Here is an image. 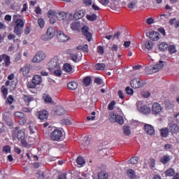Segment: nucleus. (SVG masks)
Here are the masks:
<instances>
[{"instance_id": "obj_1", "label": "nucleus", "mask_w": 179, "mask_h": 179, "mask_svg": "<svg viewBox=\"0 0 179 179\" xmlns=\"http://www.w3.org/2000/svg\"><path fill=\"white\" fill-rule=\"evenodd\" d=\"M22 16L19 14H15L13 15V22L12 24L14 25L13 33L16 34V36H22V33L23 31V29L24 27V21L22 20Z\"/></svg>"}, {"instance_id": "obj_2", "label": "nucleus", "mask_w": 179, "mask_h": 179, "mask_svg": "<svg viewBox=\"0 0 179 179\" xmlns=\"http://www.w3.org/2000/svg\"><path fill=\"white\" fill-rule=\"evenodd\" d=\"M164 66V62L159 61L156 64L152 66H148L145 67V71L147 75H152L153 73H156L159 72V71H162Z\"/></svg>"}, {"instance_id": "obj_3", "label": "nucleus", "mask_w": 179, "mask_h": 179, "mask_svg": "<svg viewBox=\"0 0 179 179\" xmlns=\"http://www.w3.org/2000/svg\"><path fill=\"white\" fill-rule=\"evenodd\" d=\"M23 100L25 103H28V106L32 104L31 108H22V111L24 113H31V110H33L37 106V101L34 99V98L30 95H24Z\"/></svg>"}, {"instance_id": "obj_4", "label": "nucleus", "mask_w": 179, "mask_h": 179, "mask_svg": "<svg viewBox=\"0 0 179 179\" xmlns=\"http://www.w3.org/2000/svg\"><path fill=\"white\" fill-rule=\"evenodd\" d=\"M64 134H62V131L58 129L54 130L50 134V138L52 141H55L56 142H61V141H64Z\"/></svg>"}, {"instance_id": "obj_5", "label": "nucleus", "mask_w": 179, "mask_h": 179, "mask_svg": "<svg viewBox=\"0 0 179 179\" xmlns=\"http://www.w3.org/2000/svg\"><path fill=\"white\" fill-rule=\"evenodd\" d=\"M48 17H52V16H55V17L58 19V20L61 21V20H65V19H66L67 15L66 14L65 12L59 13L58 11L50 10L48 13Z\"/></svg>"}, {"instance_id": "obj_6", "label": "nucleus", "mask_w": 179, "mask_h": 179, "mask_svg": "<svg viewBox=\"0 0 179 179\" xmlns=\"http://www.w3.org/2000/svg\"><path fill=\"white\" fill-rule=\"evenodd\" d=\"M41 82H43V78H41V76L35 75L32 78V82H29L27 86L29 89H35L37 85L41 84Z\"/></svg>"}, {"instance_id": "obj_7", "label": "nucleus", "mask_w": 179, "mask_h": 179, "mask_svg": "<svg viewBox=\"0 0 179 179\" xmlns=\"http://www.w3.org/2000/svg\"><path fill=\"white\" fill-rule=\"evenodd\" d=\"M54 36H55V29L53 27H49L46 34L42 35L41 38V40H43V41H48V40L53 38Z\"/></svg>"}, {"instance_id": "obj_8", "label": "nucleus", "mask_w": 179, "mask_h": 179, "mask_svg": "<svg viewBox=\"0 0 179 179\" xmlns=\"http://www.w3.org/2000/svg\"><path fill=\"white\" fill-rule=\"evenodd\" d=\"M49 71H54L59 66H61L59 64V59L57 57H53L48 64Z\"/></svg>"}, {"instance_id": "obj_9", "label": "nucleus", "mask_w": 179, "mask_h": 179, "mask_svg": "<svg viewBox=\"0 0 179 179\" xmlns=\"http://www.w3.org/2000/svg\"><path fill=\"white\" fill-rule=\"evenodd\" d=\"M45 59V53L43 52H38L36 55L32 59V62L34 64H40V62H43Z\"/></svg>"}, {"instance_id": "obj_10", "label": "nucleus", "mask_w": 179, "mask_h": 179, "mask_svg": "<svg viewBox=\"0 0 179 179\" xmlns=\"http://www.w3.org/2000/svg\"><path fill=\"white\" fill-rule=\"evenodd\" d=\"M152 112L154 115H159L163 113V108L159 103H153L152 107Z\"/></svg>"}, {"instance_id": "obj_11", "label": "nucleus", "mask_w": 179, "mask_h": 179, "mask_svg": "<svg viewBox=\"0 0 179 179\" xmlns=\"http://www.w3.org/2000/svg\"><path fill=\"white\" fill-rule=\"evenodd\" d=\"M168 129H169V132H171V135H177L179 132V126L176 123H169Z\"/></svg>"}, {"instance_id": "obj_12", "label": "nucleus", "mask_w": 179, "mask_h": 179, "mask_svg": "<svg viewBox=\"0 0 179 179\" xmlns=\"http://www.w3.org/2000/svg\"><path fill=\"white\" fill-rule=\"evenodd\" d=\"M130 83L133 89H139L143 86V81L141 78H134Z\"/></svg>"}, {"instance_id": "obj_13", "label": "nucleus", "mask_w": 179, "mask_h": 179, "mask_svg": "<svg viewBox=\"0 0 179 179\" xmlns=\"http://www.w3.org/2000/svg\"><path fill=\"white\" fill-rule=\"evenodd\" d=\"M57 40L60 43H66L69 40V36H66L64 32L61 31H57Z\"/></svg>"}, {"instance_id": "obj_14", "label": "nucleus", "mask_w": 179, "mask_h": 179, "mask_svg": "<svg viewBox=\"0 0 179 179\" xmlns=\"http://www.w3.org/2000/svg\"><path fill=\"white\" fill-rule=\"evenodd\" d=\"M142 101H139L136 103L137 108H138V111L142 113V114H149L150 113V108L148 106H143L139 108V104H141Z\"/></svg>"}, {"instance_id": "obj_15", "label": "nucleus", "mask_w": 179, "mask_h": 179, "mask_svg": "<svg viewBox=\"0 0 179 179\" xmlns=\"http://www.w3.org/2000/svg\"><path fill=\"white\" fill-rule=\"evenodd\" d=\"M17 139L20 141L22 146H27V142H26V140H24L25 135H24V130H20L17 132Z\"/></svg>"}, {"instance_id": "obj_16", "label": "nucleus", "mask_w": 179, "mask_h": 179, "mask_svg": "<svg viewBox=\"0 0 179 179\" xmlns=\"http://www.w3.org/2000/svg\"><path fill=\"white\" fill-rule=\"evenodd\" d=\"M145 36L148 37L150 36V39L152 40V41H157L160 39V34L157 31H152L150 34L146 33Z\"/></svg>"}, {"instance_id": "obj_17", "label": "nucleus", "mask_w": 179, "mask_h": 179, "mask_svg": "<svg viewBox=\"0 0 179 179\" xmlns=\"http://www.w3.org/2000/svg\"><path fill=\"white\" fill-rule=\"evenodd\" d=\"M81 31H82L83 36H85V37H86V38L88 41H92V34H90V32H89V27L85 25L81 29Z\"/></svg>"}, {"instance_id": "obj_18", "label": "nucleus", "mask_w": 179, "mask_h": 179, "mask_svg": "<svg viewBox=\"0 0 179 179\" xmlns=\"http://www.w3.org/2000/svg\"><path fill=\"white\" fill-rule=\"evenodd\" d=\"M144 131L148 135H155V128L151 124H145L144 125Z\"/></svg>"}, {"instance_id": "obj_19", "label": "nucleus", "mask_w": 179, "mask_h": 179, "mask_svg": "<svg viewBox=\"0 0 179 179\" xmlns=\"http://www.w3.org/2000/svg\"><path fill=\"white\" fill-rule=\"evenodd\" d=\"M160 136L162 138H167L170 135V130L169 127H164L159 129Z\"/></svg>"}, {"instance_id": "obj_20", "label": "nucleus", "mask_w": 179, "mask_h": 179, "mask_svg": "<svg viewBox=\"0 0 179 179\" xmlns=\"http://www.w3.org/2000/svg\"><path fill=\"white\" fill-rule=\"evenodd\" d=\"M38 118L41 121H44V120H47L48 118V112L47 110H41L39 112Z\"/></svg>"}, {"instance_id": "obj_21", "label": "nucleus", "mask_w": 179, "mask_h": 179, "mask_svg": "<svg viewBox=\"0 0 179 179\" xmlns=\"http://www.w3.org/2000/svg\"><path fill=\"white\" fill-rule=\"evenodd\" d=\"M54 113L56 115H64V114H65V109L61 106H57L55 109Z\"/></svg>"}, {"instance_id": "obj_22", "label": "nucleus", "mask_w": 179, "mask_h": 179, "mask_svg": "<svg viewBox=\"0 0 179 179\" xmlns=\"http://www.w3.org/2000/svg\"><path fill=\"white\" fill-rule=\"evenodd\" d=\"M83 16H85V10H80L74 14L73 17H74V19L78 20L79 19H82V17H83Z\"/></svg>"}, {"instance_id": "obj_23", "label": "nucleus", "mask_w": 179, "mask_h": 179, "mask_svg": "<svg viewBox=\"0 0 179 179\" xmlns=\"http://www.w3.org/2000/svg\"><path fill=\"white\" fill-rule=\"evenodd\" d=\"M71 29L74 31H79V30H80V24L78 22H74L71 23Z\"/></svg>"}, {"instance_id": "obj_24", "label": "nucleus", "mask_w": 179, "mask_h": 179, "mask_svg": "<svg viewBox=\"0 0 179 179\" xmlns=\"http://www.w3.org/2000/svg\"><path fill=\"white\" fill-rule=\"evenodd\" d=\"M14 117L16 118H20V120H22L23 124H26L27 120L24 119V114L22 112H15L14 113Z\"/></svg>"}, {"instance_id": "obj_25", "label": "nucleus", "mask_w": 179, "mask_h": 179, "mask_svg": "<svg viewBox=\"0 0 179 179\" xmlns=\"http://www.w3.org/2000/svg\"><path fill=\"white\" fill-rule=\"evenodd\" d=\"M127 177L130 179H135L136 178V173H135V171L132 169H128L127 171Z\"/></svg>"}, {"instance_id": "obj_26", "label": "nucleus", "mask_w": 179, "mask_h": 179, "mask_svg": "<svg viewBox=\"0 0 179 179\" xmlns=\"http://www.w3.org/2000/svg\"><path fill=\"white\" fill-rule=\"evenodd\" d=\"M73 69L70 64L66 63L63 66V71H64V72H67L68 73L72 72Z\"/></svg>"}, {"instance_id": "obj_27", "label": "nucleus", "mask_w": 179, "mask_h": 179, "mask_svg": "<svg viewBox=\"0 0 179 179\" xmlns=\"http://www.w3.org/2000/svg\"><path fill=\"white\" fill-rule=\"evenodd\" d=\"M176 174V171L173 168H170L165 171L166 177H173Z\"/></svg>"}, {"instance_id": "obj_28", "label": "nucleus", "mask_w": 179, "mask_h": 179, "mask_svg": "<svg viewBox=\"0 0 179 179\" xmlns=\"http://www.w3.org/2000/svg\"><path fill=\"white\" fill-rule=\"evenodd\" d=\"M23 76H27L30 73V66L26 65L22 69H21Z\"/></svg>"}, {"instance_id": "obj_29", "label": "nucleus", "mask_w": 179, "mask_h": 179, "mask_svg": "<svg viewBox=\"0 0 179 179\" xmlns=\"http://www.w3.org/2000/svg\"><path fill=\"white\" fill-rule=\"evenodd\" d=\"M68 87L70 90H76L78 89V83L70 82L68 83Z\"/></svg>"}, {"instance_id": "obj_30", "label": "nucleus", "mask_w": 179, "mask_h": 179, "mask_svg": "<svg viewBox=\"0 0 179 179\" xmlns=\"http://www.w3.org/2000/svg\"><path fill=\"white\" fill-rule=\"evenodd\" d=\"M153 42H152L151 41H147L145 43V49L148 50V51H150V50H153Z\"/></svg>"}, {"instance_id": "obj_31", "label": "nucleus", "mask_w": 179, "mask_h": 179, "mask_svg": "<svg viewBox=\"0 0 179 179\" xmlns=\"http://www.w3.org/2000/svg\"><path fill=\"white\" fill-rule=\"evenodd\" d=\"M70 59H71V61H73V62H79L81 59L78 57V54L72 53L70 55Z\"/></svg>"}, {"instance_id": "obj_32", "label": "nucleus", "mask_w": 179, "mask_h": 179, "mask_svg": "<svg viewBox=\"0 0 179 179\" xmlns=\"http://www.w3.org/2000/svg\"><path fill=\"white\" fill-rule=\"evenodd\" d=\"M169 48V45L166 42H162L159 44V48L160 51H167V48Z\"/></svg>"}, {"instance_id": "obj_33", "label": "nucleus", "mask_w": 179, "mask_h": 179, "mask_svg": "<svg viewBox=\"0 0 179 179\" xmlns=\"http://www.w3.org/2000/svg\"><path fill=\"white\" fill-rule=\"evenodd\" d=\"M117 115L114 112H110L109 114V121L110 122H115L117 121Z\"/></svg>"}, {"instance_id": "obj_34", "label": "nucleus", "mask_w": 179, "mask_h": 179, "mask_svg": "<svg viewBox=\"0 0 179 179\" xmlns=\"http://www.w3.org/2000/svg\"><path fill=\"white\" fill-rule=\"evenodd\" d=\"M170 160V155H165L161 158V163H162V164H167Z\"/></svg>"}, {"instance_id": "obj_35", "label": "nucleus", "mask_w": 179, "mask_h": 179, "mask_svg": "<svg viewBox=\"0 0 179 179\" xmlns=\"http://www.w3.org/2000/svg\"><path fill=\"white\" fill-rule=\"evenodd\" d=\"M3 61H4L6 66H9V65H10V57L8 55H4Z\"/></svg>"}, {"instance_id": "obj_36", "label": "nucleus", "mask_w": 179, "mask_h": 179, "mask_svg": "<svg viewBox=\"0 0 179 179\" xmlns=\"http://www.w3.org/2000/svg\"><path fill=\"white\" fill-rule=\"evenodd\" d=\"M98 178L99 179H108V173H107V172H100L99 173H98Z\"/></svg>"}, {"instance_id": "obj_37", "label": "nucleus", "mask_w": 179, "mask_h": 179, "mask_svg": "<svg viewBox=\"0 0 179 179\" xmlns=\"http://www.w3.org/2000/svg\"><path fill=\"white\" fill-rule=\"evenodd\" d=\"M95 68L98 71H104L106 69V64L103 63H98L95 65Z\"/></svg>"}, {"instance_id": "obj_38", "label": "nucleus", "mask_w": 179, "mask_h": 179, "mask_svg": "<svg viewBox=\"0 0 179 179\" xmlns=\"http://www.w3.org/2000/svg\"><path fill=\"white\" fill-rule=\"evenodd\" d=\"M89 46L87 44H85L84 45H79L77 47V50H82L83 51H85V52H89Z\"/></svg>"}, {"instance_id": "obj_39", "label": "nucleus", "mask_w": 179, "mask_h": 179, "mask_svg": "<svg viewBox=\"0 0 179 179\" xmlns=\"http://www.w3.org/2000/svg\"><path fill=\"white\" fill-rule=\"evenodd\" d=\"M52 71H54L55 76L59 77L61 76V75H62V71H61V66H59L55 69H53Z\"/></svg>"}, {"instance_id": "obj_40", "label": "nucleus", "mask_w": 179, "mask_h": 179, "mask_svg": "<svg viewBox=\"0 0 179 179\" xmlns=\"http://www.w3.org/2000/svg\"><path fill=\"white\" fill-rule=\"evenodd\" d=\"M92 83V78L90 77H85L83 79V85L84 86H89Z\"/></svg>"}, {"instance_id": "obj_41", "label": "nucleus", "mask_w": 179, "mask_h": 179, "mask_svg": "<svg viewBox=\"0 0 179 179\" xmlns=\"http://www.w3.org/2000/svg\"><path fill=\"white\" fill-rule=\"evenodd\" d=\"M123 132L124 135H126L127 136H129V135H131V129H129V127L128 126L123 127Z\"/></svg>"}, {"instance_id": "obj_42", "label": "nucleus", "mask_w": 179, "mask_h": 179, "mask_svg": "<svg viewBox=\"0 0 179 179\" xmlns=\"http://www.w3.org/2000/svg\"><path fill=\"white\" fill-rule=\"evenodd\" d=\"M168 49L171 54H176V52H177V49L176 48V45H170L169 46H168Z\"/></svg>"}, {"instance_id": "obj_43", "label": "nucleus", "mask_w": 179, "mask_h": 179, "mask_svg": "<svg viewBox=\"0 0 179 179\" xmlns=\"http://www.w3.org/2000/svg\"><path fill=\"white\" fill-rule=\"evenodd\" d=\"M115 122H117V124H120V125H123L124 118L121 115H117Z\"/></svg>"}, {"instance_id": "obj_44", "label": "nucleus", "mask_w": 179, "mask_h": 179, "mask_svg": "<svg viewBox=\"0 0 179 179\" xmlns=\"http://www.w3.org/2000/svg\"><path fill=\"white\" fill-rule=\"evenodd\" d=\"M76 162L79 166H83V164H85V159H83V157H78L77 158Z\"/></svg>"}, {"instance_id": "obj_45", "label": "nucleus", "mask_w": 179, "mask_h": 179, "mask_svg": "<svg viewBox=\"0 0 179 179\" xmlns=\"http://www.w3.org/2000/svg\"><path fill=\"white\" fill-rule=\"evenodd\" d=\"M87 18L91 22H94L97 19V15L96 14L88 15H87Z\"/></svg>"}, {"instance_id": "obj_46", "label": "nucleus", "mask_w": 179, "mask_h": 179, "mask_svg": "<svg viewBox=\"0 0 179 179\" xmlns=\"http://www.w3.org/2000/svg\"><path fill=\"white\" fill-rule=\"evenodd\" d=\"M129 163L131 164H136L139 162V158L138 157H133L129 159Z\"/></svg>"}, {"instance_id": "obj_47", "label": "nucleus", "mask_w": 179, "mask_h": 179, "mask_svg": "<svg viewBox=\"0 0 179 179\" xmlns=\"http://www.w3.org/2000/svg\"><path fill=\"white\" fill-rule=\"evenodd\" d=\"M61 124H62V125H71L72 122H71V120L69 119H63L61 120Z\"/></svg>"}, {"instance_id": "obj_48", "label": "nucleus", "mask_w": 179, "mask_h": 179, "mask_svg": "<svg viewBox=\"0 0 179 179\" xmlns=\"http://www.w3.org/2000/svg\"><path fill=\"white\" fill-rule=\"evenodd\" d=\"M115 107V101H112L111 102H110V103L108 106V108L110 111L114 110Z\"/></svg>"}, {"instance_id": "obj_49", "label": "nucleus", "mask_w": 179, "mask_h": 179, "mask_svg": "<svg viewBox=\"0 0 179 179\" xmlns=\"http://www.w3.org/2000/svg\"><path fill=\"white\" fill-rule=\"evenodd\" d=\"M38 24L41 27V29H43L44 27V25L45 24V22H44V20L42 18H39L38 20Z\"/></svg>"}, {"instance_id": "obj_50", "label": "nucleus", "mask_w": 179, "mask_h": 179, "mask_svg": "<svg viewBox=\"0 0 179 179\" xmlns=\"http://www.w3.org/2000/svg\"><path fill=\"white\" fill-rule=\"evenodd\" d=\"M126 93L127 94H129L130 96H132L134 94V90L129 87H127L125 89Z\"/></svg>"}, {"instance_id": "obj_51", "label": "nucleus", "mask_w": 179, "mask_h": 179, "mask_svg": "<svg viewBox=\"0 0 179 179\" xmlns=\"http://www.w3.org/2000/svg\"><path fill=\"white\" fill-rule=\"evenodd\" d=\"M44 101H45L46 103H52V98H51V96L50 95H45L44 97Z\"/></svg>"}, {"instance_id": "obj_52", "label": "nucleus", "mask_w": 179, "mask_h": 179, "mask_svg": "<svg viewBox=\"0 0 179 179\" xmlns=\"http://www.w3.org/2000/svg\"><path fill=\"white\" fill-rule=\"evenodd\" d=\"M97 52L98 54L103 55V54H104V48H103V46L99 45L97 47Z\"/></svg>"}, {"instance_id": "obj_53", "label": "nucleus", "mask_w": 179, "mask_h": 179, "mask_svg": "<svg viewBox=\"0 0 179 179\" xmlns=\"http://www.w3.org/2000/svg\"><path fill=\"white\" fill-rule=\"evenodd\" d=\"M3 152L4 153H10V146L5 145L3 147Z\"/></svg>"}, {"instance_id": "obj_54", "label": "nucleus", "mask_w": 179, "mask_h": 179, "mask_svg": "<svg viewBox=\"0 0 179 179\" xmlns=\"http://www.w3.org/2000/svg\"><path fill=\"white\" fill-rule=\"evenodd\" d=\"M83 2L85 6H91L92 3V0H83Z\"/></svg>"}, {"instance_id": "obj_55", "label": "nucleus", "mask_w": 179, "mask_h": 179, "mask_svg": "<svg viewBox=\"0 0 179 179\" xmlns=\"http://www.w3.org/2000/svg\"><path fill=\"white\" fill-rule=\"evenodd\" d=\"M13 103V97L12 96H9L6 99L7 104H12Z\"/></svg>"}, {"instance_id": "obj_56", "label": "nucleus", "mask_w": 179, "mask_h": 179, "mask_svg": "<svg viewBox=\"0 0 179 179\" xmlns=\"http://www.w3.org/2000/svg\"><path fill=\"white\" fill-rule=\"evenodd\" d=\"M117 94H118L120 99H125V95L124 94V92L122 91L119 90L117 92Z\"/></svg>"}, {"instance_id": "obj_57", "label": "nucleus", "mask_w": 179, "mask_h": 179, "mask_svg": "<svg viewBox=\"0 0 179 179\" xmlns=\"http://www.w3.org/2000/svg\"><path fill=\"white\" fill-rule=\"evenodd\" d=\"M4 20H6V22H12V15H6L4 17Z\"/></svg>"}, {"instance_id": "obj_58", "label": "nucleus", "mask_w": 179, "mask_h": 179, "mask_svg": "<svg viewBox=\"0 0 179 179\" xmlns=\"http://www.w3.org/2000/svg\"><path fill=\"white\" fill-rule=\"evenodd\" d=\"M136 5V3L135 1H131L128 4V8L129 9H134L135 8V6Z\"/></svg>"}, {"instance_id": "obj_59", "label": "nucleus", "mask_w": 179, "mask_h": 179, "mask_svg": "<svg viewBox=\"0 0 179 179\" xmlns=\"http://www.w3.org/2000/svg\"><path fill=\"white\" fill-rule=\"evenodd\" d=\"M99 2L104 6H106V5H108V3H110V0H99Z\"/></svg>"}, {"instance_id": "obj_60", "label": "nucleus", "mask_w": 179, "mask_h": 179, "mask_svg": "<svg viewBox=\"0 0 179 179\" xmlns=\"http://www.w3.org/2000/svg\"><path fill=\"white\" fill-rule=\"evenodd\" d=\"M155 166H156V162L153 159H151L150 161V167L153 169L155 168Z\"/></svg>"}, {"instance_id": "obj_61", "label": "nucleus", "mask_w": 179, "mask_h": 179, "mask_svg": "<svg viewBox=\"0 0 179 179\" xmlns=\"http://www.w3.org/2000/svg\"><path fill=\"white\" fill-rule=\"evenodd\" d=\"M94 83H96V85H101V83H103V80H101L100 78H96Z\"/></svg>"}, {"instance_id": "obj_62", "label": "nucleus", "mask_w": 179, "mask_h": 179, "mask_svg": "<svg viewBox=\"0 0 179 179\" xmlns=\"http://www.w3.org/2000/svg\"><path fill=\"white\" fill-rule=\"evenodd\" d=\"M155 22V19L153 18H148L145 21V22L148 24H153Z\"/></svg>"}, {"instance_id": "obj_63", "label": "nucleus", "mask_w": 179, "mask_h": 179, "mask_svg": "<svg viewBox=\"0 0 179 179\" xmlns=\"http://www.w3.org/2000/svg\"><path fill=\"white\" fill-rule=\"evenodd\" d=\"M111 50L113 51V52L118 51V45L114 44L111 48Z\"/></svg>"}, {"instance_id": "obj_64", "label": "nucleus", "mask_w": 179, "mask_h": 179, "mask_svg": "<svg viewBox=\"0 0 179 179\" xmlns=\"http://www.w3.org/2000/svg\"><path fill=\"white\" fill-rule=\"evenodd\" d=\"M57 179H66V175L65 173H63L59 176Z\"/></svg>"}]
</instances>
